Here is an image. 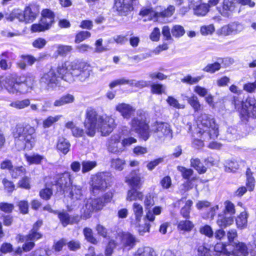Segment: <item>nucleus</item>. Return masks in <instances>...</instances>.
I'll list each match as a JSON object with an SVG mask.
<instances>
[{"mask_svg":"<svg viewBox=\"0 0 256 256\" xmlns=\"http://www.w3.org/2000/svg\"><path fill=\"white\" fill-rule=\"evenodd\" d=\"M198 133L204 140L215 138L218 136V128L214 118L210 115L202 114L198 118Z\"/></svg>","mask_w":256,"mask_h":256,"instance_id":"nucleus-4","label":"nucleus"},{"mask_svg":"<svg viewBox=\"0 0 256 256\" xmlns=\"http://www.w3.org/2000/svg\"><path fill=\"white\" fill-rule=\"evenodd\" d=\"M6 18L7 20L10 22H14L16 20L20 22L25 24L23 11L18 8L12 10V12Z\"/></svg>","mask_w":256,"mask_h":256,"instance_id":"nucleus-22","label":"nucleus"},{"mask_svg":"<svg viewBox=\"0 0 256 256\" xmlns=\"http://www.w3.org/2000/svg\"><path fill=\"white\" fill-rule=\"evenodd\" d=\"M235 250L238 252L240 255L246 256L248 254L246 244L243 242H238L235 247Z\"/></svg>","mask_w":256,"mask_h":256,"instance_id":"nucleus-58","label":"nucleus"},{"mask_svg":"<svg viewBox=\"0 0 256 256\" xmlns=\"http://www.w3.org/2000/svg\"><path fill=\"white\" fill-rule=\"evenodd\" d=\"M240 114L243 119L246 120L248 118L256 116V100L251 98L247 100L246 104L240 111Z\"/></svg>","mask_w":256,"mask_h":256,"instance_id":"nucleus-14","label":"nucleus"},{"mask_svg":"<svg viewBox=\"0 0 256 256\" xmlns=\"http://www.w3.org/2000/svg\"><path fill=\"white\" fill-rule=\"evenodd\" d=\"M70 70H72L73 78H76L80 81L84 82L88 78L92 71L89 66L84 63L79 62L78 61H74L70 62Z\"/></svg>","mask_w":256,"mask_h":256,"instance_id":"nucleus-7","label":"nucleus"},{"mask_svg":"<svg viewBox=\"0 0 256 256\" xmlns=\"http://www.w3.org/2000/svg\"><path fill=\"white\" fill-rule=\"evenodd\" d=\"M30 104V100L28 98L23 100H17L12 102L10 104L12 107L20 110L28 107Z\"/></svg>","mask_w":256,"mask_h":256,"instance_id":"nucleus-36","label":"nucleus"},{"mask_svg":"<svg viewBox=\"0 0 256 256\" xmlns=\"http://www.w3.org/2000/svg\"><path fill=\"white\" fill-rule=\"evenodd\" d=\"M83 195L80 186H72L70 192V196L72 200H81Z\"/></svg>","mask_w":256,"mask_h":256,"instance_id":"nucleus-33","label":"nucleus"},{"mask_svg":"<svg viewBox=\"0 0 256 256\" xmlns=\"http://www.w3.org/2000/svg\"><path fill=\"white\" fill-rule=\"evenodd\" d=\"M171 33L173 36L176 38L182 37L185 34L184 27L179 24H176L171 29Z\"/></svg>","mask_w":256,"mask_h":256,"instance_id":"nucleus-38","label":"nucleus"},{"mask_svg":"<svg viewBox=\"0 0 256 256\" xmlns=\"http://www.w3.org/2000/svg\"><path fill=\"white\" fill-rule=\"evenodd\" d=\"M220 68V64L218 62H216L214 64H208L202 69V70L207 72L214 73L216 71L218 70Z\"/></svg>","mask_w":256,"mask_h":256,"instance_id":"nucleus-48","label":"nucleus"},{"mask_svg":"<svg viewBox=\"0 0 256 256\" xmlns=\"http://www.w3.org/2000/svg\"><path fill=\"white\" fill-rule=\"evenodd\" d=\"M202 78V76L192 77L190 75H187L181 80V82L190 85L198 83Z\"/></svg>","mask_w":256,"mask_h":256,"instance_id":"nucleus-44","label":"nucleus"},{"mask_svg":"<svg viewBox=\"0 0 256 256\" xmlns=\"http://www.w3.org/2000/svg\"><path fill=\"white\" fill-rule=\"evenodd\" d=\"M24 158L29 164H40L42 162L46 159L44 156L37 153H34L30 155L26 154H24Z\"/></svg>","mask_w":256,"mask_h":256,"instance_id":"nucleus-24","label":"nucleus"},{"mask_svg":"<svg viewBox=\"0 0 256 256\" xmlns=\"http://www.w3.org/2000/svg\"><path fill=\"white\" fill-rule=\"evenodd\" d=\"M170 32L171 30L168 26H165L162 27V33L164 40L170 41V42L173 41Z\"/></svg>","mask_w":256,"mask_h":256,"instance_id":"nucleus-52","label":"nucleus"},{"mask_svg":"<svg viewBox=\"0 0 256 256\" xmlns=\"http://www.w3.org/2000/svg\"><path fill=\"white\" fill-rule=\"evenodd\" d=\"M190 166L194 168L200 174H202L206 172V168L201 162L198 158H192L190 160Z\"/></svg>","mask_w":256,"mask_h":256,"instance_id":"nucleus-28","label":"nucleus"},{"mask_svg":"<svg viewBox=\"0 0 256 256\" xmlns=\"http://www.w3.org/2000/svg\"><path fill=\"white\" fill-rule=\"evenodd\" d=\"M152 93L156 94H162L166 92V86L162 84H153L151 85Z\"/></svg>","mask_w":256,"mask_h":256,"instance_id":"nucleus-43","label":"nucleus"},{"mask_svg":"<svg viewBox=\"0 0 256 256\" xmlns=\"http://www.w3.org/2000/svg\"><path fill=\"white\" fill-rule=\"evenodd\" d=\"M112 178L108 172H100L92 177L90 190L94 195L98 194L110 186Z\"/></svg>","mask_w":256,"mask_h":256,"instance_id":"nucleus-6","label":"nucleus"},{"mask_svg":"<svg viewBox=\"0 0 256 256\" xmlns=\"http://www.w3.org/2000/svg\"><path fill=\"white\" fill-rule=\"evenodd\" d=\"M2 182L4 188L8 192H12L15 190V186L14 182L4 178L2 180Z\"/></svg>","mask_w":256,"mask_h":256,"instance_id":"nucleus-61","label":"nucleus"},{"mask_svg":"<svg viewBox=\"0 0 256 256\" xmlns=\"http://www.w3.org/2000/svg\"><path fill=\"white\" fill-rule=\"evenodd\" d=\"M132 210L135 216V224H139L144 213L143 207L140 204L134 202L132 204Z\"/></svg>","mask_w":256,"mask_h":256,"instance_id":"nucleus-26","label":"nucleus"},{"mask_svg":"<svg viewBox=\"0 0 256 256\" xmlns=\"http://www.w3.org/2000/svg\"><path fill=\"white\" fill-rule=\"evenodd\" d=\"M244 28L243 25L238 22H234L223 26L221 33L225 36L236 34L242 32Z\"/></svg>","mask_w":256,"mask_h":256,"instance_id":"nucleus-16","label":"nucleus"},{"mask_svg":"<svg viewBox=\"0 0 256 256\" xmlns=\"http://www.w3.org/2000/svg\"><path fill=\"white\" fill-rule=\"evenodd\" d=\"M90 33L88 31H81L76 36L75 42L79 43L90 37Z\"/></svg>","mask_w":256,"mask_h":256,"instance_id":"nucleus-55","label":"nucleus"},{"mask_svg":"<svg viewBox=\"0 0 256 256\" xmlns=\"http://www.w3.org/2000/svg\"><path fill=\"white\" fill-rule=\"evenodd\" d=\"M30 178L28 176L22 177L18 182V187L24 188L26 190H30Z\"/></svg>","mask_w":256,"mask_h":256,"instance_id":"nucleus-47","label":"nucleus"},{"mask_svg":"<svg viewBox=\"0 0 256 256\" xmlns=\"http://www.w3.org/2000/svg\"><path fill=\"white\" fill-rule=\"evenodd\" d=\"M234 222V218L232 216H218L217 220V224L220 227L226 228L232 224Z\"/></svg>","mask_w":256,"mask_h":256,"instance_id":"nucleus-35","label":"nucleus"},{"mask_svg":"<svg viewBox=\"0 0 256 256\" xmlns=\"http://www.w3.org/2000/svg\"><path fill=\"white\" fill-rule=\"evenodd\" d=\"M40 83L48 90H53L59 84V80L55 69L52 68L44 73L40 78Z\"/></svg>","mask_w":256,"mask_h":256,"instance_id":"nucleus-10","label":"nucleus"},{"mask_svg":"<svg viewBox=\"0 0 256 256\" xmlns=\"http://www.w3.org/2000/svg\"><path fill=\"white\" fill-rule=\"evenodd\" d=\"M72 50L71 46L60 45L58 48L57 52L62 56H65Z\"/></svg>","mask_w":256,"mask_h":256,"instance_id":"nucleus-59","label":"nucleus"},{"mask_svg":"<svg viewBox=\"0 0 256 256\" xmlns=\"http://www.w3.org/2000/svg\"><path fill=\"white\" fill-rule=\"evenodd\" d=\"M22 11L24 16L25 24L33 22L39 14L38 6L34 4H30L26 6L24 10Z\"/></svg>","mask_w":256,"mask_h":256,"instance_id":"nucleus-15","label":"nucleus"},{"mask_svg":"<svg viewBox=\"0 0 256 256\" xmlns=\"http://www.w3.org/2000/svg\"><path fill=\"white\" fill-rule=\"evenodd\" d=\"M200 33L203 36L212 34L214 31V27L213 24L203 26L200 28Z\"/></svg>","mask_w":256,"mask_h":256,"instance_id":"nucleus-57","label":"nucleus"},{"mask_svg":"<svg viewBox=\"0 0 256 256\" xmlns=\"http://www.w3.org/2000/svg\"><path fill=\"white\" fill-rule=\"evenodd\" d=\"M84 126L86 128V134L93 137L96 130L103 136L108 135L116 127V124L111 116H98L94 110L89 108L86 112Z\"/></svg>","mask_w":256,"mask_h":256,"instance_id":"nucleus-1","label":"nucleus"},{"mask_svg":"<svg viewBox=\"0 0 256 256\" xmlns=\"http://www.w3.org/2000/svg\"><path fill=\"white\" fill-rule=\"evenodd\" d=\"M138 242L136 238L129 232L124 233L121 236V242L122 246L128 248V250L132 248Z\"/></svg>","mask_w":256,"mask_h":256,"instance_id":"nucleus-20","label":"nucleus"},{"mask_svg":"<svg viewBox=\"0 0 256 256\" xmlns=\"http://www.w3.org/2000/svg\"><path fill=\"white\" fill-rule=\"evenodd\" d=\"M116 111L118 112L121 116L126 119H130L136 112V108L128 104L120 103L116 107Z\"/></svg>","mask_w":256,"mask_h":256,"instance_id":"nucleus-17","label":"nucleus"},{"mask_svg":"<svg viewBox=\"0 0 256 256\" xmlns=\"http://www.w3.org/2000/svg\"><path fill=\"white\" fill-rule=\"evenodd\" d=\"M150 82L140 80L136 81L134 80H130V85L131 86H134L138 88H143L147 87L149 86Z\"/></svg>","mask_w":256,"mask_h":256,"instance_id":"nucleus-53","label":"nucleus"},{"mask_svg":"<svg viewBox=\"0 0 256 256\" xmlns=\"http://www.w3.org/2000/svg\"><path fill=\"white\" fill-rule=\"evenodd\" d=\"M225 164V170L226 172H234L239 168V164L235 160H227Z\"/></svg>","mask_w":256,"mask_h":256,"instance_id":"nucleus-41","label":"nucleus"},{"mask_svg":"<svg viewBox=\"0 0 256 256\" xmlns=\"http://www.w3.org/2000/svg\"><path fill=\"white\" fill-rule=\"evenodd\" d=\"M54 22V19L42 18L40 23L34 24L32 26L33 32H42L48 30Z\"/></svg>","mask_w":256,"mask_h":256,"instance_id":"nucleus-18","label":"nucleus"},{"mask_svg":"<svg viewBox=\"0 0 256 256\" xmlns=\"http://www.w3.org/2000/svg\"><path fill=\"white\" fill-rule=\"evenodd\" d=\"M187 100L195 112H198L201 110L202 106L198 96L196 95L193 94L190 97H187Z\"/></svg>","mask_w":256,"mask_h":256,"instance_id":"nucleus-32","label":"nucleus"},{"mask_svg":"<svg viewBox=\"0 0 256 256\" xmlns=\"http://www.w3.org/2000/svg\"><path fill=\"white\" fill-rule=\"evenodd\" d=\"M210 4H202L194 8V14L197 16H204L208 12Z\"/></svg>","mask_w":256,"mask_h":256,"instance_id":"nucleus-34","label":"nucleus"},{"mask_svg":"<svg viewBox=\"0 0 256 256\" xmlns=\"http://www.w3.org/2000/svg\"><path fill=\"white\" fill-rule=\"evenodd\" d=\"M42 236V234L39 232L30 230L29 234L24 237V240L25 241H34L40 238Z\"/></svg>","mask_w":256,"mask_h":256,"instance_id":"nucleus-51","label":"nucleus"},{"mask_svg":"<svg viewBox=\"0 0 256 256\" xmlns=\"http://www.w3.org/2000/svg\"><path fill=\"white\" fill-rule=\"evenodd\" d=\"M104 206L102 198L88 199L81 210V218L84 220L90 218L94 211L100 210Z\"/></svg>","mask_w":256,"mask_h":256,"instance_id":"nucleus-8","label":"nucleus"},{"mask_svg":"<svg viewBox=\"0 0 256 256\" xmlns=\"http://www.w3.org/2000/svg\"><path fill=\"white\" fill-rule=\"evenodd\" d=\"M70 144L68 140L64 138L58 139L57 144V148L64 154H66L70 150Z\"/></svg>","mask_w":256,"mask_h":256,"instance_id":"nucleus-29","label":"nucleus"},{"mask_svg":"<svg viewBox=\"0 0 256 256\" xmlns=\"http://www.w3.org/2000/svg\"><path fill=\"white\" fill-rule=\"evenodd\" d=\"M58 218L64 226H66L70 223L69 214L65 212H58Z\"/></svg>","mask_w":256,"mask_h":256,"instance_id":"nucleus-50","label":"nucleus"},{"mask_svg":"<svg viewBox=\"0 0 256 256\" xmlns=\"http://www.w3.org/2000/svg\"><path fill=\"white\" fill-rule=\"evenodd\" d=\"M52 194V191L50 188H46L42 190L40 192V196L45 200H49Z\"/></svg>","mask_w":256,"mask_h":256,"instance_id":"nucleus-63","label":"nucleus"},{"mask_svg":"<svg viewBox=\"0 0 256 256\" xmlns=\"http://www.w3.org/2000/svg\"><path fill=\"white\" fill-rule=\"evenodd\" d=\"M136 256H156V254L152 248L146 246L139 248L136 252Z\"/></svg>","mask_w":256,"mask_h":256,"instance_id":"nucleus-31","label":"nucleus"},{"mask_svg":"<svg viewBox=\"0 0 256 256\" xmlns=\"http://www.w3.org/2000/svg\"><path fill=\"white\" fill-rule=\"evenodd\" d=\"M26 173V170L22 166L13 167L10 171V175L14 178H17L19 176L24 175Z\"/></svg>","mask_w":256,"mask_h":256,"instance_id":"nucleus-40","label":"nucleus"},{"mask_svg":"<svg viewBox=\"0 0 256 256\" xmlns=\"http://www.w3.org/2000/svg\"><path fill=\"white\" fill-rule=\"evenodd\" d=\"M174 7L170 6L166 9L160 12H154V18L157 21H162L163 18L172 16L174 12Z\"/></svg>","mask_w":256,"mask_h":256,"instance_id":"nucleus-25","label":"nucleus"},{"mask_svg":"<svg viewBox=\"0 0 256 256\" xmlns=\"http://www.w3.org/2000/svg\"><path fill=\"white\" fill-rule=\"evenodd\" d=\"M236 3L234 0H224L223 9L225 10L232 12L235 8V4Z\"/></svg>","mask_w":256,"mask_h":256,"instance_id":"nucleus-54","label":"nucleus"},{"mask_svg":"<svg viewBox=\"0 0 256 256\" xmlns=\"http://www.w3.org/2000/svg\"><path fill=\"white\" fill-rule=\"evenodd\" d=\"M144 204L146 209L154 205V196L152 194L148 193L146 194L144 200Z\"/></svg>","mask_w":256,"mask_h":256,"instance_id":"nucleus-62","label":"nucleus"},{"mask_svg":"<svg viewBox=\"0 0 256 256\" xmlns=\"http://www.w3.org/2000/svg\"><path fill=\"white\" fill-rule=\"evenodd\" d=\"M70 63L68 66L66 63L62 64L61 65H59L56 69H55L56 73L58 74V78H60L69 83L75 80V78L72 76V70H70Z\"/></svg>","mask_w":256,"mask_h":256,"instance_id":"nucleus-13","label":"nucleus"},{"mask_svg":"<svg viewBox=\"0 0 256 256\" xmlns=\"http://www.w3.org/2000/svg\"><path fill=\"white\" fill-rule=\"evenodd\" d=\"M121 136L119 134H114L108 138L106 146L108 152L118 154L123 151Z\"/></svg>","mask_w":256,"mask_h":256,"instance_id":"nucleus-11","label":"nucleus"},{"mask_svg":"<svg viewBox=\"0 0 256 256\" xmlns=\"http://www.w3.org/2000/svg\"><path fill=\"white\" fill-rule=\"evenodd\" d=\"M36 130L29 124H17L12 132L15 144L20 150L24 148L31 150L36 142Z\"/></svg>","mask_w":256,"mask_h":256,"instance_id":"nucleus-3","label":"nucleus"},{"mask_svg":"<svg viewBox=\"0 0 256 256\" xmlns=\"http://www.w3.org/2000/svg\"><path fill=\"white\" fill-rule=\"evenodd\" d=\"M34 83V79L32 77L10 74L0 80V90L2 89V86L4 85L10 93L24 94L32 89Z\"/></svg>","mask_w":256,"mask_h":256,"instance_id":"nucleus-2","label":"nucleus"},{"mask_svg":"<svg viewBox=\"0 0 256 256\" xmlns=\"http://www.w3.org/2000/svg\"><path fill=\"white\" fill-rule=\"evenodd\" d=\"M53 184L57 186L58 191H64L72 184L71 174L70 172H66L56 176L54 178Z\"/></svg>","mask_w":256,"mask_h":256,"instance_id":"nucleus-12","label":"nucleus"},{"mask_svg":"<svg viewBox=\"0 0 256 256\" xmlns=\"http://www.w3.org/2000/svg\"><path fill=\"white\" fill-rule=\"evenodd\" d=\"M126 182L131 188H139L141 186V180L140 174L136 171H132L126 178Z\"/></svg>","mask_w":256,"mask_h":256,"instance_id":"nucleus-19","label":"nucleus"},{"mask_svg":"<svg viewBox=\"0 0 256 256\" xmlns=\"http://www.w3.org/2000/svg\"><path fill=\"white\" fill-rule=\"evenodd\" d=\"M124 164V160L119 158L113 159L112 161V166L118 170H123Z\"/></svg>","mask_w":256,"mask_h":256,"instance_id":"nucleus-56","label":"nucleus"},{"mask_svg":"<svg viewBox=\"0 0 256 256\" xmlns=\"http://www.w3.org/2000/svg\"><path fill=\"white\" fill-rule=\"evenodd\" d=\"M62 117V115L55 116H49L43 121V126L44 128H48L54 124L58 121Z\"/></svg>","mask_w":256,"mask_h":256,"instance_id":"nucleus-39","label":"nucleus"},{"mask_svg":"<svg viewBox=\"0 0 256 256\" xmlns=\"http://www.w3.org/2000/svg\"><path fill=\"white\" fill-rule=\"evenodd\" d=\"M144 194L142 192L138 191L137 188H131L127 192L126 200L128 202L142 200Z\"/></svg>","mask_w":256,"mask_h":256,"instance_id":"nucleus-23","label":"nucleus"},{"mask_svg":"<svg viewBox=\"0 0 256 256\" xmlns=\"http://www.w3.org/2000/svg\"><path fill=\"white\" fill-rule=\"evenodd\" d=\"M167 103L171 106L177 109H184L185 105L180 104L178 100L172 96H168L166 100Z\"/></svg>","mask_w":256,"mask_h":256,"instance_id":"nucleus-45","label":"nucleus"},{"mask_svg":"<svg viewBox=\"0 0 256 256\" xmlns=\"http://www.w3.org/2000/svg\"><path fill=\"white\" fill-rule=\"evenodd\" d=\"M74 100V97L70 94H66L60 97L59 99L56 100L54 105V106H60L64 104L72 103Z\"/></svg>","mask_w":256,"mask_h":256,"instance_id":"nucleus-27","label":"nucleus"},{"mask_svg":"<svg viewBox=\"0 0 256 256\" xmlns=\"http://www.w3.org/2000/svg\"><path fill=\"white\" fill-rule=\"evenodd\" d=\"M237 227L240 229L245 228L247 226L248 214L243 212L236 219Z\"/></svg>","mask_w":256,"mask_h":256,"instance_id":"nucleus-30","label":"nucleus"},{"mask_svg":"<svg viewBox=\"0 0 256 256\" xmlns=\"http://www.w3.org/2000/svg\"><path fill=\"white\" fill-rule=\"evenodd\" d=\"M178 170L180 172L182 178L188 180H189L190 176L194 174V170L191 168H188L182 166H178ZM190 182L187 181L186 183L182 184V186L184 188V192L192 188L190 186Z\"/></svg>","mask_w":256,"mask_h":256,"instance_id":"nucleus-21","label":"nucleus"},{"mask_svg":"<svg viewBox=\"0 0 256 256\" xmlns=\"http://www.w3.org/2000/svg\"><path fill=\"white\" fill-rule=\"evenodd\" d=\"M96 166V162L95 161L84 160L82 162V172L85 174L90 172L95 168Z\"/></svg>","mask_w":256,"mask_h":256,"instance_id":"nucleus-42","label":"nucleus"},{"mask_svg":"<svg viewBox=\"0 0 256 256\" xmlns=\"http://www.w3.org/2000/svg\"><path fill=\"white\" fill-rule=\"evenodd\" d=\"M194 227V224L189 220H180L178 224V230L186 232L191 231Z\"/></svg>","mask_w":256,"mask_h":256,"instance_id":"nucleus-37","label":"nucleus"},{"mask_svg":"<svg viewBox=\"0 0 256 256\" xmlns=\"http://www.w3.org/2000/svg\"><path fill=\"white\" fill-rule=\"evenodd\" d=\"M14 208V205L7 202L0 203V210L6 213H10Z\"/></svg>","mask_w":256,"mask_h":256,"instance_id":"nucleus-64","label":"nucleus"},{"mask_svg":"<svg viewBox=\"0 0 256 256\" xmlns=\"http://www.w3.org/2000/svg\"><path fill=\"white\" fill-rule=\"evenodd\" d=\"M152 130L155 136L162 141L166 138L171 139L172 137L170 126L166 122H156L152 125Z\"/></svg>","mask_w":256,"mask_h":256,"instance_id":"nucleus-9","label":"nucleus"},{"mask_svg":"<svg viewBox=\"0 0 256 256\" xmlns=\"http://www.w3.org/2000/svg\"><path fill=\"white\" fill-rule=\"evenodd\" d=\"M129 124L131 132L138 134L144 140H146L149 138V126L145 114L142 111H138L136 116L132 119Z\"/></svg>","mask_w":256,"mask_h":256,"instance_id":"nucleus-5","label":"nucleus"},{"mask_svg":"<svg viewBox=\"0 0 256 256\" xmlns=\"http://www.w3.org/2000/svg\"><path fill=\"white\" fill-rule=\"evenodd\" d=\"M126 84H130V80H126L124 78H122L120 79L116 80L112 82L109 84V86L110 88H112L118 86L124 85Z\"/></svg>","mask_w":256,"mask_h":256,"instance_id":"nucleus-60","label":"nucleus"},{"mask_svg":"<svg viewBox=\"0 0 256 256\" xmlns=\"http://www.w3.org/2000/svg\"><path fill=\"white\" fill-rule=\"evenodd\" d=\"M192 204V202L190 200H188L186 202L185 205L180 210V214L182 216L186 218H190V207Z\"/></svg>","mask_w":256,"mask_h":256,"instance_id":"nucleus-46","label":"nucleus"},{"mask_svg":"<svg viewBox=\"0 0 256 256\" xmlns=\"http://www.w3.org/2000/svg\"><path fill=\"white\" fill-rule=\"evenodd\" d=\"M83 232L86 240L88 242L93 244H96L97 243L96 240L92 235V229L88 228H86L84 229Z\"/></svg>","mask_w":256,"mask_h":256,"instance_id":"nucleus-49","label":"nucleus"}]
</instances>
